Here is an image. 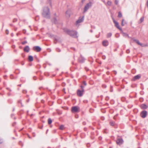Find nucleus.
<instances>
[{
  "mask_svg": "<svg viewBox=\"0 0 148 148\" xmlns=\"http://www.w3.org/2000/svg\"><path fill=\"white\" fill-rule=\"evenodd\" d=\"M71 12L70 10H68L66 12V18H69L70 17Z\"/></svg>",
  "mask_w": 148,
  "mask_h": 148,
  "instance_id": "9d476101",
  "label": "nucleus"
},
{
  "mask_svg": "<svg viewBox=\"0 0 148 148\" xmlns=\"http://www.w3.org/2000/svg\"><path fill=\"white\" fill-rule=\"evenodd\" d=\"M147 114V112L146 111L143 110L141 113V116L143 118H145Z\"/></svg>",
  "mask_w": 148,
  "mask_h": 148,
  "instance_id": "0eeeda50",
  "label": "nucleus"
},
{
  "mask_svg": "<svg viewBox=\"0 0 148 148\" xmlns=\"http://www.w3.org/2000/svg\"><path fill=\"white\" fill-rule=\"evenodd\" d=\"M75 117H76V118H78V116L77 114H75Z\"/></svg>",
  "mask_w": 148,
  "mask_h": 148,
  "instance_id": "37998d69",
  "label": "nucleus"
},
{
  "mask_svg": "<svg viewBox=\"0 0 148 148\" xmlns=\"http://www.w3.org/2000/svg\"><path fill=\"white\" fill-rule=\"evenodd\" d=\"M83 84L85 86H86V82L84 81L83 82Z\"/></svg>",
  "mask_w": 148,
  "mask_h": 148,
  "instance_id": "79ce46f5",
  "label": "nucleus"
},
{
  "mask_svg": "<svg viewBox=\"0 0 148 148\" xmlns=\"http://www.w3.org/2000/svg\"><path fill=\"white\" fill-rule=\"evenodd\" d=\"M33 50L37 52H40L41 50L40 47H33Z\"/></svg>",
  "mask_w": 148,
  "mask_h": 148,
  "instance_id": "1a4fd4ad",
  "label": "nucleus"
},
{
  "mask_svg": "<svg viewBox=\"0 0 148 148\" xmlns=\"http://www.w3.org/2000/svg\"><path fill=\"white\" fill-rule=\"evenodd\" d=\"M114 3L116 5H118L119 3V0H115Z\"/></svg>",
  "mask_w": 148,
  "mask_h": 148,
  "instance_id": "c756f323",
  "label": "nucleus"
},
{
  "mask_svg": "<svg viewBox=\"0 0 148 148\" xmlns=\"http://www.w3.org/2000/svg\"><path fill=\"white\" fill-rule=\"evenodd\" d=\"M43 127V125H42L41 127H40L39 126V128L40 129H42Z\"/></svg>",
  "mask_w": 148,
  "mask_h": 148,
  "instance_id": "5fc2aeb1",
  "label": "nucleus"
},
{
  "mask_svg": "<svg viewBox=\"0 0 148 148\" xmlns=\"http://www.w3.org/2000/svg\"><path fill=\"white\" fill-rule=\"evenodd\" d=\"M85 60V58L82 56H81L80 58H79V62L81 63H83L84 62Z\"/></svg>",
  "mask_w": 148,
  "mask_h": 148,
  "instance_id": "a211bd4d",
  "label": "nucleus"
},
{
  "mask_svg": "<svg viewBox=\"0 0 148 148\" xmlns=\"http://www.w3.org/2000/svg\"><path fill=\"white\" fill-rule=\"evenodd\" d=\"M141 76V75L140 74L137 75L134 77L132 80H133L134 81L136 80L139 79L140 78Z\"/></svg>",
  "mask_w": 148,
  "mask_h": 148,
  "instance_id": "9b49d317",
  "label": "nucleus"
},
{
  "mask_svg": "<svg viewBox=\"0 0 148 148\" xmlns=\"http://www.w3.org/2000/svg\"><path fill=\"white\" fill-rule=\"evenodd\" d=\"M102 44L103 46H106L108 45V42L107 40H105L102 42Z\"/></svg>",
  "mask_w": 148,
  "mask_h": 148,
  "instance_id": "4468645a",
  "label": "nucleus"
},
{
  "mask_svg": "<svg viewBox=\"0 0 148 148\" xmlns=\"http://www.w3.org/2000/svg\"><path fill=\"white\" fill-rule=\"evenodd\" d=\"M79 108L78 106H75V112H78L79 111Z\"/></svg>",
  "mask_w": 148,
  "mask_h": 148,
  "instance_id": "6ab92c4d",
  "label": "nucleus"
},
{
  "mask_svg": "<svg viewBox=\"0 0 148 148\" xmlns=\"http://www.w3.org/2000/svg\"><path fill=\"white\" fill-rule=\"evenodd\" d=\"M23 50L25 52L28 53L30 50V48L29 47H25L23 49Z\"/></svg>",
  "mask_w": 148,
  "mask_h": 148,
  "instance_id": "f8f14e48",
  "label": "nucleus"
},
{
  "mask_svg": "<svg viewBox=\"0 0 148 148\" xmlns=\"http://www.w3.org/2000/svg\"><path fill=\"white\" fill-rule=\"evenodd\" d=\"M71 111L72 113H74V106H73L72 107Z\"/></svg>",
  "mask_w": 148,
  "mask_h": 148,
  "instance_id": "7c9ffc66",
  "label": "nucleus"
},
{
  "mask_svg": "<svg viewBox=\"0 0 148 148\" xmlns=\"http://www.w3.org/2000/svg\"><path fill=\"white\" fill-rule=\"evenodd\" d=\"M33 79L34 80H36V77L35 76H34L33 77Z\"/></svg>",
  "mask_w": 148,
  "mask_h": 148,
  "instance_id": "3c124183",
  "label": "nucleus"
},
{
  "mask_svg": "<svg viewBox=\"0 0 148 148\" xmlns=\"http://www.w3.org/2000/svg\"><path fill=\"white\" fill-rule=\"evenodd\" d=\"M27 135H28V136L29 138H31V137L28 134H27Z\"/></svg>",
  "mask_w": 148,
  "mask_h": 148,
  "instance_id": "338daca9",
  "label": "nucleus"
},
{
  "mask_svg": "<svg viewBox=\"0 0 148 148\" xmlns=\"http://www.w3.org/2000/svg\"><path fill=\"white\" fill-rule=\"evenodd\" d=\"M84 92V89H82V90H78L77 91V95L79 97L82 96L83 95Z\"/></svg>",
  "mask_w": 148,
  "mask_h": 148,
  "instance_id": "423d86ee",
  "label": "nucleus"
},
{
  "mask_svg": "<svg viewBox=\"0 0 148 148\" xmlns=\"http://www.w3.org/2000/svg\"><path fill=\"white\" fill-rule=\"evenodd\" d=\"M27 43V42L26 41H23L22 42V44L23 45H25V44L26 43Z\"/></svg>",
  "mask_w": 148,
  "mask_h": 148,
  "instance_id": "c9c22d12",
  "label": "nucleus"
},
{
  "mask_svg": "<svg viewBox=\"0 0 148 148\" xmlns=\"http://www.w3.org/2000/svg\"><path fill=\"white\" fill-rule=\"evenodd\" d=\"M42 14L44 17L47 18H50V9L48 7H46L44 8Z\"/></svg>",
  "mask_w": 148,
  "mask_h": 148,
  "instance_id": "f257e3e1",
  "label": "nucleus"
},
{
  "mask_svg": "<svg viewBox=\"0 0 148 148\" xmlns=\"http://www.w3.org/2000/svg\"><path fill=\"white\" fill-rule=\"evenodd\" d=\"M112 35V34L111 33H109L107 34V37L108 38L110 37Z\"/></svg>",
  "mask_w": 148,
  "mask_h": 148,
  "instance_id": "5701e85b",
  "label": "nucleus"
},
{
  "mask_svg": "<svg viewBox=\"0 0 148 148\" xmlns=\"http://www.w3.org/2000/svg\"><path fill=\"white\" fill-rule=\"evenodd\" d=\"M41 103H44L45 102V101L44 100H43V99H42L41 100Z\"/></svg>",
  "mask_w": 148,
  "mask_h": 148,
  "instance_id": "8fccbe9b",
  "label": "nucleus"
},
{
  "mask_svg": "<svg viewBox=\"0 0 148 148\" xmlns=\"http://www.w3.org/2000/svg\"><path fill=\"white\" fill-rule=\"evenodd\" d=\"M74 33H75V38H77L78 36V33H77V32L75 31Z\"/></svg>",
  "mask_w": 148,
  "mask_h": 148,
  "instance_id": "412c9836",
  "label": "nucleus"
},
{
  "mask_svg": "<svg viewBox=\"0 0 148 148\" xmlns=\"http://www.w3.org/2000/svg\"><path fill=\"white\" fill-rule=\"evenodd\" d=\"M113 20L114 23H115V22H117V21H116L113 18Z\"/></svg>",
  "mask_w": 148,
  "mask_h": 148,
  "instance_id": "4d7b16f0",
  "label": "nucleus"
},
{
  "mask_svg": "<svg viewBox=\"0 0 148 148\" xmlns=\"http://www.w3.org/2000/svg\"><path fill=\"white\" fill-rule=\"evenodd\" d=\"M20 73V70L18 69H16L15 70V73L16 74H18L19 73Z\"/></svg>",
  "mask_w": 148,
  "mask_h": 148,
  "instance_id": "4be33fe9",
  "label": "nucleus"
},
{
  "mask_svg": "<svg viewBox=\"0 0 148 148\" xmlns=\"http://www.w3.org/2000/svg\"><path fill=\"white\" fill-rule=\"evenodd\" d=\"M18 103H20L21 104V106H23L22 103L21 102V100H19L18 101Z\"/></svg>",
  "mask_w": 148,
  "mask_h": 148,
  "instance_id": "4c0bfd02",
  "label": "nucleus"
},
{
  "mask_svg": "<svg viewBox=\"0 0 148 148\" xmlns=\"http://www.w3.org/2000/svg\"><path fill=\"white\" fill-rule=\"evenodd\" d=\"M23 33L24 34H25L26 32V31L25 30V29H23Z\"/></svg>",
  "mask_w": 148,
  "mask_h": 148,
  "instance_id": "09e8293b",
  "label": "nucleus"
},
{
  "mask_svg": "<svg viewBox=\"0 0 148 148\" xmlns=\"http://www.w3.org/2000/svg\"><path fill=\"white\" fill-rule=\"evenodd\" d=\"M52 21L55 24H57L58 23V19L56 17H54L53 19L52 20Z\"/></svg>",
  "mask_w": 148,
  "mask_h": 148,
  "instance_id": "f3484780",
  "label": "nucleus"
},
{
  "mask_svg": "<svg viewBox=\"0 0 148 148\" xmlns=\"http://www.w3.org/2000/svg\"><path fill=\"white\" fill-rule=\"evenodd\" d=\"M147 7H148V0H147Z\"/></svg>",
  "mask_w": 148,
  "mask_h": 148,
  "instance_id": "0e129e2a",
  "label": "nucleus"
},
{
  "mask_svg": "<svg viewBox=\"0 0 148 148\" xmlns=\"http://www.w3.org/2000/svg\"><path fill=\"white\" fill-rule=\"evenodd\" d=\"M56 50L58 52H60V51L61 50H60V49L58 48H57L56 49Z\"/></svg>",
  "mask_w": 148,
  "mask_h": 148,
  "instance_id": "f704fd0d",
  "label": "nucleus"
},
{
  "mask_svg": "<svg viewBox=\"0 0 148 148\" xmlns=\"http://www.w3.org/2000/svg\"><path fill=\"white\" fill-rule=\"evenodd\" d=\"M28 60L29 62H31L33 60V57L30 55H29L28 56Z\"/></svg>",
  "mask_w": 148,
  "mask_h": 148,
  "instance_id": "ddd939ff",
  "label": "nucleus"
},
{
  "mask_svg": "<svg viewBox=\"0 0 148 148\" xmlns=\"http://www.w3.org/2000/svg\"><path fill=\"white\" fill-rule=\"evenodd\" d=\"M5 33L7 34H9V31L8 29H6L5 31Z\"/></svg>",
  "mask_w": 148,
  "mask_h": 148,
  "instance_id": "58836bf2",
  "label": "nucleus"
},
{
  "mask_svg": "<svg viewBox=\"0 0 148 148\" xmlns=\"http://www.w3.org/2000/svg\"><path fill=\"white\" fill-rule=\"evenodd\" d=\"M105 56H103V59H105Z\"/></svg>",
  "mask_w": 148,
  "mask_h": 148,
  "instance_id": "774afa93",
  "label": "nucleus"
},
{
  "mask_svg": "<svg viewBox=\"0 0 148 148\" xmlns=\"http://www.w3.org/2000/svg\"><path fill=\"white\" fill-rule=\"evenodd\" d=\"M123 36L125 37H128V34H127L125 33H123Z\"/></svg>",
  "mask_w": 148,
  "mask_h": 148,
  "instance_id": "a878e982",
  "label": "nucleus"
},
{
  "mask_svg": "<svg viewBox=\"0 0 148 148\" xmlns=\"http://www.w3.org/2000/svg\"><path fill=\"white\" fill-rule=\"evenodd\" d=\"M84 16H83L82 17H80L79 18V19L76 21L75 23V25L77 27H79L80 25V23L83 22L84 20Z\"/></svg>",
  "mask_w": 148,
  "mask_h": 148,
  "instance_id": "39448f33",
  "label": "nucleus"
},
{
  "mask_svg": "<svg viewBox=\"0 0 148 148\" xmlns=\"http://www.w3.org/2000/svg\"><path fill=\"white\" fill-rule=\"evenodd\" d=\"M111 4H112V2L111 1H108L107 2V3H106V5H108L110 6V5H111Z\"/></svg>",
  "mask_w": 148,
  "mask_h": 148,
  "instance_id": "bb28decb",
  "label": "nucleus"
},
{
  "mask_svg": "<svg viewBox=\"0 0 148 148\" xmlns=\"http://www.w3.org/2000/svg\"><path fill=\"white\" fill-rule=\"evenodd\" d=\"M116 143L117 145H120L123 143V140L122 138H119L117 139Z\"/></svg>",
  "mask_w": 148,
  "mask_h": 148,
  "instance_id": "6e6552de",
  "label": "nucleus"
},
{
  "mask_svg": "<svg viewBox=\"0 0 148 148\" xmlns=\"http://www.w3.org/2000/svg\"><path fill=\"white\" fill-rule=\"evenodd\" d=\"M70 70H71L72 71H73V68H70Z\"/></svg>",
  "mask_w": 148,
  "mask_h": 148,
  "instance_id": "bf43d9fd",
  "label": "nucleus"
},
{
  "mask_svg": "<svg viewBox=\"0 0 148 148\" xmlns=\"http://www.w3.org/2000/svg\"><path fill=\"white\" fill-rule=\"evenodd\" d=\"M7 89L8 90H9L10 91H11V90L9 88H7Z\"/></svg>",
  "mask_w": 148,
  "mask_h": 148,
  "instance_id": "13d9d810",
  "label": "nucleus"
},
{
  "mask_svg": "<svg viewBox=\"0 0 148 148\" xmlns=\"http://www.w3.org/2000/svg\"><path fill=\"white\" fill-rule=\"evenodd\" d=\"M136 43L139 45L142 46V45L139 42L138 40L137 41V42H136Z\"/></svg>",
  "mask_w": 148,
  "mask_h": 148,
  "instance_id": "c85d7f7f",
  "label": "nucleus"
},
{
  "mask_svg": "<svg viewBox=\"0 0 148 148\" xmlns=\"http://www.w3.org/2000/svg\"><path fill=\"white\" fill-rule=\"evenodd\" d=\"M110 124L111 125L113 126L114 125V122H110Z\"/></svg>",
  "mask_w": 148,
  "mask_h": 148,
  "instance_id": "72a5a7b5",
  "label": "nucleus"
},
{
  "mask_svg": "<svg viewBox=\"0 0 148 148\" xmlns=\"http://www.w3.org/2000/svg\"><path fill=\"white\" fill-rule=\"evenodd\" d=\"M140 107L141 108L143 109H146L147 107V105L145 104H143L141 105Z\"/></svg>",
  "mask_w": 148,
  "mask_h": 148,
  "instance_id": "2eb2a0df",
  "label": "nucleus"
},
{
  "mask_svg": "<svg viewBox=\"0 0 148 148\" xmlns=\"http://www.w3.org/2000/svg\"><path fill=\"white\" fill-rule=\"evenodd\" d=\"M53 102H52L51 103V104H49V105L50 106H52V105L53 104Z\"/></svg>",
  "mask_w": 148,
  "mask_h": 148,
  "instance_id": "e2e57ef3",
  "label": "nucleus"
},
{
  "mask_svg": "<svg viewBox=\"0 0 148 148\" xmlns=\"http://www.w3.org/2000/svg\"><path fill=\"white\" fill-rule=\"evenodd\" d=\"M64 126L63 125H61L60 126L59 129L61 130H63L64 128Z\"/></svg>",
  "mask_w": 148,
  "mask_h": 148,
  "instance_id": "b1692460",
  "label": "nucleus"
},
{
  "mask_svg": "<svg viewBox=\"0 0 148 148\" xmlns=\"http://www.w3.org/2000/svg\"><path fill=\"white\" fill-rule=\"evenodd\" d=\"M42 77H40L39 78V79L40 80H42Z\"/></svg>",
  "mask_w": 148,
  "mask_h": 148,
  "instance_id": "69168bd1",
  "label": "nucleus"
},
{
  "mask_svg": "<svg viewBox=\"0 0 148 148\" xmlns=\"http://www.w3.org/2000/svg\"><path fill=\"white\" fill-rule=\"evenodd\" d=\"M47 34L49 37L53 38L55 43H56L60 41V38L56 36H54L50 33H47Z\"/></svg>",
  "mask_w": 148,
  "mask_h": 148,
  "instance_id": "f03ea898",
  "label": "nucleus"
},
{
  "mask_svg": "<svg viewBox=\"0 0 148 148\" xmlns=\"http://www.w3.org/2000/svg\"><path fill=\"white\" fill-rule=\"evenodd\" d=\"M21 64L22 65H23L24 64V62L23 61L22 62H21Z\"/></svg>",
  "mask_w": 148,
  "mask_h": 148,
  "instance_id": "603ef678",
  "label": "nucleus"
},
{
  "mask_svg": "<svg viewBox=\"0 0 148 148\" xmlns=\"http://www.w3.org/2000/svg\"><path fill=\"white\" fill-rule=\"evenodd\" d=\"M113 20L114 23H115V22H117V21H116L113 18Z\"/></svg>",
  "mask_w": 148,
  "mask_h": 148,
  "instance_id": "6e6d98bb",
  "label": "nucleus"
},
{
  "mask_svg": "<svg viewBox=\"0 0 148 148\" xmlns=\"http://www.w3.org/2000/svg\"><path fill=\"white\" fill-rule=\"evenodd\" d=\"M17 21V19L16 18H14L13 20V22L14 23L16 22Z\"/></svg>",
  "mask_w": 148,
  "mask_h": 148,
  "instance_id": "473e14b6",
  "label": "nucleus"
},
{
  "mask_svg": "<svg viewBox=\"0 0 148 148\" xmlns=\"http://www.w3.org/2000/svg\"><path fill=\"white\" fill-rule=\"evenodd\" d=\"M62 86H65V84L63 82V83H62Z\"/></svg>",
  "mask_w": 148,
  "mask_h": 148,
  "instance_id": "49530a36",
  "label": "nucleus"
},
{
  "mask_svg": "<svg viewBox=\"0 0 148 148\" xmlns=\"http://www.w3.org/2000/svg\"><path fill=\"white\" fill-rule=\"evenodd\" d=\"M92 5V3L91 2H90L87 3L85 6L83 13H84L86 12L88 10L91 8Z\"/></svg>",
  "mask_w": 148,
  "mask_h": 148,
  "instance_id": "20e7f679",
  "label": "nucleus"
},
{
  "mask_svg": "<svg viewBox=\"0 0 148 148\" xmlns=\"http://www.w3.org/2000/svg\"><path fill=\"white\" fill-rule=\"evenodd\" d=\"M52 122V121L50 118H49L48 120V123L49 125H50Z\"/></svg>",
  "mask_w": 148,
  "mask_h": 148,
  "instance_id": "aec40b11",
  "label": "nucleus"
},
{
  "mask_svg": "<svg viewBox=\"0 0 148 148\" xmlns=\"http://www.w3.org/2000/svg\"><path fill=\"white\" fill-rule=\"evenodd\" d=\"M144 20V18L143 17H142L140 19V22L139 23H142V22H143Z\"/></svg>",
  "mask_w": 148,
  "mask_h": 148,
  "instance_id": "393cba45",
  "label": "nucleus"
},
{
  "mask_svg": "<svg viewBox=\"0 0 148 148\" xmlns=\"http://www.w3.org/2000/svg\"><path fill=\"white\" fill-rule=\"evenodd\" d=\"M27 91L26 90H23V93H27Z\"/></svg>",
  "mask_w": 148,
  "mask_h": 148,
  "instance_id": "ea45409f",
  "label": "nucleus"
},
{
  "mask_svg": "<svg viewBox=\"0 0 148 148\" xmlns=\"http://www.w3.org/2000/svg\"><path fill=\"white\" fill-rule=\"evenodd\" d=\"M114 24H115V26L118 29H119L120 30H122L121 28H120L119 27V23H118V22H115V23Z\"/></svg>",
  "mask_w": 148,
  "mask_h": 148,
  "instance_id": "dca6fc26",
  "label": "nucleus"
},
{
  "mask_svg": "<svg viewBox=\"0 0 148 148\" xmlns=\"http://www.w3.org/2000/svg\"><path fill=\"white\" fill-rule=\"evenodd\" d=\"M126 52L127 53H130V51L129 49H127V50Z\"/></svg>",
  "mask_w": 148,
  "mask_h": 148,
  "instance_id": "c03bdc74",
  "label": "nucleus"
},
{
  "mask_svg": "<svg viewBox=\"0 0 148 148\" xmlns=\"http://www.w3.org/2000/svg\"><path fill=\"white\" fill-rule=\"evenodd\" d=\"M132 40L134 42H135L136 43L137 42V41L138 40L136 39L135 38H133L132 39Z\"/></svg>",
  "mask_w": 148,
  "mask_h": 148,
  "instance_id": "2f4dec72",
  "label": "nucleus"
},
{
  "mask_svg": "<svg viewBox=\"0 0 148 148\" xmlns=\"http://www.w3.org/2000/svg\"><path fill=\"white\" fill-rule=\"evenodd\" d=\"M3 47H0V51L1 50V49H2Z\"/></svg>",
  "mask_w": 148,
  "mask_h": 148,
  "instance_id": "680f3d73",
  "label": "nucleus"
},
{
  "mask_svg": "<svg viewBox=\"0 0 148 148\" xmlns=\"http://www.w3.org/2000/svg\"><path fill=\"white\" fill-rule=\"evenodd\" d=\"M63 30L64 32L73 37H74V31L69 29L66 28H64Z\"/></svg>",
  "mask_w": 148,
  "mask_h": 148,
  "instance_id": "7ed1b4c3",
  "label": "nucleus"
},
{
  "mask_svg": "<svg viewBox=\"0 0 148 148\" xmlns=\"http://www.w3.org/2000/svg\"><path fill=\"white\" fill-rule=\"evenodd\" d=\"M122 16V14L120 12H119L118 13V17H121Z\"/></svg>",
  "mask_w": 148,
  "mask_h": 148,
  "instance_id": "cd10ccee",
  "label": "nucleus"
},
{
  "mask_svg": "<svg viewBox=\"0 0 148 148\" xmlns=\"http://www.w3.org/2000/svg\"><path fill=\"white\" fill-rule=\"evenodd\" d=\"M16 122H14V123H13V124H12V125H13V126H14L15 125H16Z\"/></svg>",
  "mask_w": 148,
  "mask_h": 148,
  "instance_id": "864d4df0",
  "label": "nucleus"
},
{
  "mask_svg": "<svg viewBox=\"0 0 148 148\" xmlns=\"http://www.w3.org/2000/svg\"><path fill=\"white\" fill-rule=\"evenodd\" d=\"M21 55L22 57L23 58H24L25 57V55L23 53H22Z\"/></svg>",
  "mask_w": 148,
  "mask_h": 148,
  "instance_id": "de8ad7c7",
  "label": "nucleus"
},
{
  "mask_svg": "<svg viewBox=\"0 0 148 148\" xmlns=\"http://www.w3.org/2000/svg\"><path fill=\"white\" fill-rule=\"evenodd\" d=\"M47 50L49 52H50L51 51V49H47Z\"/></svg>",
  "mask_w": 148,
  "mask_h": 148,
  "instance_id": "a18cd8bd",
  "label": "nucleus"
},
{
  "mask_svg": "<svg viewBox=\"0 0 148 148\" xmlns=\"http://www.w3.org/2000/svg\"><path fill=\"white\" fill-rule=\"evenodd\" d=\"M121 25L122 26H123L124 25V24H123V22H121Z\"/></svg>",
  "mask_w": 148,
  "mask_h": 148,
  "instance_id": "052dcab7",
  "label": "nucleus"
},
{
  "mask_svg": "<svg viewBox=\"0 0 148 148\" xmlns=\"http://www.w3.org/2000/svg\"><path fill=\"white\" fill-rule=\"evenodd\" d=\"M62 108H63L65 110H67L68 109V108L66 107H62Z\"/></svg>",
  "mask_w": 148,
  "mask_h": 148,
  "instance_id": "e433bc0d",
  "label": "nucleus"
},
{
  "mask_svg": "<svg viewBox=\"0 0 148 148\" xmlns=\"http://www.w3.org/2000/svg\"><path fill=\"white\" fill-rule=\"evenodd\" d=\"M10 78L11 79H13L14 78L13 76L12 75H10Z\"/></svg>",
  "mask_w": 148,
  "mask_h": 148,
  "instance_id": "a19ab883",
  "label": "nucleus"
}]
</instances>
